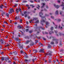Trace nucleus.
I'll list each match as a JSON object with an SVG mask.
<instances>
[{"mask_svg": "<svg viewBox=\"0 0 64 64\" xmlns=\"http://www.w3.org/2000/svg\"><path fill=\"white\" fill-rule=\"evenodd\" d=\"M43 14V13L42 12H40V17H41V18L42 19V20H40V24L42 25H44L42 23L43 22V23H44V22H45V20H46V18H45V17L44 16H42V15Z\"/></svg>", "mask_w": 64, "mask_h": 64, "instance_id": "nucleus-1", "label": "nucleus"}, {"mask_svg": "<svg viewBox=\"0 0 64 64\" xmlns=\"http://www.w3.org/2000/svg\"><path fill=\"white\" fill-rule=\"evenodd\" d=\"M49 38L50 39H52V41H56V44L58 43V40L56 39L55 38H54L53 36H50L49 37Z\"/></svg>", "mask_w": 64, "mask_h": 64, "instance_id": "nucleus-2", "label": "nucleus"}, {"mask_svg": "<svg viewBox=\"0 0 64 64\" xmlns=\"http://www.w3.org/2000/svg\"><path fill=\"white\" fill-rule=\"evenodd\" d=\"M48 53H46L45 54V56L46 55H49L50 56H52V52L48 50Z\"/></svg>", "mask_w": 64, "mask_h": 64, "instance_id": "nucleus-3", "label": "nucleus"}, {"mask_svg": "<svg viewBox=\"0 0 64 64\" xmlns=\"http://www.w3.org/2000/svg\"><path fill=\"white\" fill-rule=\"evenodd\" d=\"M45 3H42L41 4V5H42V6H41V9H43V8H44V7L45 6Z\"/></svg>", "mask_w": 64, "mask_h": 64, "instance_id": "nucleus-4", "label": "nucleus"}, {"mask_svg": "<svg viewBox=\"0 0 64 64\" xmlns=\"http://www.w3.org/2000/svg\"><path fill=\"white\" fill-rule=\"evenodd\" d=\"M12 12H14V11L13 8H11L10 10L9 13L10 14H11Z\"/></svg>", "mask_w": 64, "mask_h": 64, "instance_id": "nucleus-5", "label": "nucleus"}, {"mask_svg": "<svg viewBox=\"0 0 64 64\" xmlns=\"http://www.w3.org/2000/svg\"><path fill=\"white\" fill-rule=\"evenodd\" d=\"M40 52H41V53H45L44 52V50L43 49H42L40 50L39 51Z\"/></svg>", "mask_w": 64, "mask_h": 64, "instance_id": "nucleus-6", "label": "nucleus"}, {"mask_svg": "<svg viewBox=\"0 0 64 64\" xmlns=\"http://www.w3.org/2000/svg\"><path fill=\"white\" fill-rule=\"evenodd\" d=\"M46 26H49V22H46Z\"/></svg>", "mask_w": 64, "mask_h": 64, "instance_id": "nucleus-7", "label": "nucleus"}, {"mask_svg": "<svg viewBox=\"0 0 64 64\" xmlns=\"http://www.w3.org/2000/svg\"><path fill=\"white\" fill-rule=\"evenodd\" d=\"M0 9H3V8H4V5L2 4L0 5Z\"/></svg>", "mask_w": 64, "mask_h": 64, "instance_id": "nucleus-8", "label": "nucleus"}, {"mask_svg": "<svg viewBox=\"0 0 64 64\" xmlns=\"http://www.w3.org/2000/svg\"><path fill=\"white\" fill-rule=\"evenodd\" d=\"M9 60V58L8 57H6L5 59V60L6 61H7V60Z\"/></svg>", "mask_w": 64, "mask_h": 64, "instance_id": "nucleus-9", "label": "nucleus"}, {"mask_svg": "<svg viewBox=\"0 0 64 64\" xmlns=\"http://www.w3.org/2000/svg\"><path fill=\"white\" fill-rule=\"evenodd\" d=\"M19 18H20V17L19 16H18L17 17V16H16L15 18V19L16 20H18V19H19Z\"/></svg>", "mask_w": 64, "mask_h": 64, "instance_id": "nucleus-10", "label": "nucleus"}, {"mask_svg": "<svg viewBox=\"0 0 64 64\" xmlns=\"http://www.w3.org/2000/svg\"><path fill=\"white\" fill-rule=\"evenodd\" d=\"M58 27L61 30H62L63 29V28H62V26H61L60 28V25L59 24V26H58Z\"/></svg>", "mask_w": 64, "mask_h": 64, "instance_id": "nucleus-11", "label": "nucleus"}, {"mask_svg": "<svg viewBox=\"0 0 64 64\" xmlns=\"http://www.w3.org/2000/svg\"><path fill=\"white\" fill-rule=\"evenodd\" d=\"M54 6H55L56 8H59L60 7V6H59L58 5H56L55 4H54Z\"/></svg>", "mask_w": 64, "mask_h": 64, "instance_id": "nucleus-12", "label": "nucleus"}, {"mask_svg": "<svg viewBox=\"0 0 64 64\" xmlns=\"http://www.w3.org/2000/svg\"><path fill=\"white\" fill-rule=\"evenodd\" d=\"M40 28L42 29V30H44V29H45V28H42V27H40V28H38V30H39V31H40V32H41V31H40Z\"/></svg>", "mask_w": 64, "mask_h": 64, "instance_id": "nucleus-13", "label": "nucleus"}, {"mask_svg": "<svg viewBox=\"0 0 64 64\" xmlns=\"http://www.w3.org/2000/svg\"><path fill=\"white\" fill-rule=\"evenodd\" d=\"M60 52H62V53H64V50L63 49H62L60 50Z\"/></svg>", "mask_w": 64, "mask_h": 64, "instance_id": "nucleus-14", "label": "nucleus"}, {"mask_svg": "<svg viewBox=\"0 0 64 64\" xmlns=\"http://www.w3.org/2000/svg\"><path fill=\"white\" fill-rule=\"evenodd\" d=\"M6 16H7V17L8 18H9V14L8 13L6 14Z\"/></svg>", "mask_w": 64, "mask_h": 64, "instance_id": "nucleus-15", "label": "nucleus"}, {"mask_svg": "<svg viewBox=\"0 0 64 64\" xmlns=\"http://www.w3.org/2000/svg\"><path fill=\"white\" fill-rule=\"evenodd\" d=\"M38 7H36V8H37L38 9V10H39V8H40V6L39 5V4H38Z\"/></svg>", "mask_w": 64, "mask_h": 64, "instance_id": "nucleus-16", "label": "nucleus"}, {"mask_svg": "<svg viewBox=\"0 0 64 64\" xmlns=\"http://www.w3.org/2000/svg\"><path fill=\"white\" fill-rule=\"evenodd\" d=\"M5 59V57H2L1 60H4V59Z\"/></svg>", "mask_w": 64, "mask_h": 64, "instance_id": "nucleus-17", "label": "nucleus"}, {"mask_svg": "<svg viewBox=\"0 0 64 64\" xmlns=\"http://www.w3.org/2000/svg\"><path fill=\"white\" fill-rule=\"evenodd\" d=\"M0 41L1 42H2V44H3V42H4V41L3 40L1 39L0 40Z\"/></svg>", "mask_w": 64, "mask_h": 64, "instance_id": "nucleus-18", "label": "nucleus"}, {"mask_svg": "<svg viewBox=\"0 0 64 64\" xmlns=\"http://www.w3.org/2000/svg\"><path fill=\"white\" fill-rule=\"evenodd\" d=\"M54 31H55V33H56V35L57 36H58V34H57V33L58 32L57 31L55 30Z\"/></svg>", "mask_w": 64, "mask_h": 64, "instance_id": "nucleus-19", "label": "nucleus"}, {"mask_svg": "<svg viewBox=\"0 0 64 64\" xmlns=\"http://www.w3.org/2000/svg\"><path fill=\"white\" fill-rule=\"evenodd\" d=\"M50 44H52V45H54V42H50Z\"/></svg>", "mask_w": 64, "mask_h": 64, "instance_id": "nucleus-20", "label": "nucleus"}, {"mask_svg": "<svg viewBox=\"0 0 64 64\" xmlns=\"http://www.w3.org/2000/svg\"><path fill=\"white\" fill-rule=\"evenodd\" d=\"M52 33H54V32L50 31L49 32L50 34H51Z\"/></svg>", "mask_w": 64, "mask_h": 64, "instance_id": "nucleus-21", "label": "nucleus"}, {"mask_svg": "<svg viewBox=\"0 0 64 64\" xmlns=\"http://www.w3.org/2000/svg\"><path fill=\"white\" fill-rule=\"evenodd\" d=\"M17 6V4H15L13 6V7L14 8L15 7H16Z\"/></svg>", "mask_w": 64, "mask_h": 64, "instance_id": "nucleus-22", "label": "nucleus"}, {"mask_svg": "<svg viewBox=\"0 0 64 64\" xmlns=\"http://www.w3.org/2000/svg\"><path fill=\"white\" fill-rule=\"evenodd\" d=\"M18 12H19L18 9H17L16 10V13H18Z\"/></svg>", "mask_w": 64, "mask_h": 64, "instance_id": "nucleus-23", "label": "nucleus"}, {"mask_svg": "<svg viewBox=\"0 0 64 64\" xmlns=\"http://www.w3.org/2000/svg\"><path fill=\"white\" fill-rule=\"evenodd\" d=\"M18 29H21V28H22L21 27L19 26H18Z\"/></svg>", "mask_w": 64, "mask_h": 64, "instance_id": "nucleus-24", "label": "nucleus"}, {"mask_svg": "<svg viewBox=\"0 0 64 64\" xmlns=\"http://www.w3.org/2000/svg\"><path fill=\"white\" fill-rule=\"evenodd\" d=\"M34 52H35V53H37L38 52V51H37V50H34L33 51Z\"/></svg>", "mask_w": 64, "mask_h": 64, "instance_id": "nucleus-25", "label": "nucleus"}, {"mask_svg": "<svg viewBox=\"0 0 64 64\" xmlns=\"http://www.w3.org/2000/svg\"><path fill=\"white\" fill-rule=\"evenodd\" d=\"M19 38H16L15 39V40L16 41H18V40H19Z\"/></svg>", "mask_w": 64, "mask_h": 64, "instance_id": "nucleus-26", "label": "nucleus"}, {"mask_svg": "<svg viewBox=\"0 0 64 64\" xmlns=\"http://www.w3.org/2000/svg\"><path fill=\"white\" fill-rule=\"evenodd\" d=\"M39 20H37L36 22H35V23H39Z\"/></svg>", "mask_w": 64, "mask_h": 64, "instance_id": "nucleus-27", "label": "nucleus"}, {"mask_svg": "<svg viewBox=\"0 0 64 64\" xmlns=\"http://www.w3.org/2000/svg\"><path fill=\"white\" fill-rule=\"evenodd\" d=\"M29 42H30V41L29 40H27L26 42V44H28Z\"/></svg>", "mask_w": 64, "mask_h": 64, "instance_id": "nucleus-28", "label": "nucleus"}, {"mask_svg": "<svg viewBox=\"0 0 64 64\" xmlns=\"http://www.w3.org/2000/svg\"><path fill=\"white\" fill-rule=\"evenodd\" d=\"M61 6H64V3L63 2H62V4L61 5Z\"/></svg>", "mask_w": 64, "mask_h": 64, "instance_id": "nucleus-29", "label": "nucleus"}, {"mask_svg": "<svg viewBox=\"0 0 64 64\" xmlns=\"http://www.w3.org/2000/svg\"><path fill=\"white\" fill-rule=\"evenodd\" d=\"M56 14H58V10H57L56 12Z\"/></svg>", "mask_w": 64, "mask_h": 64, "instance_id": "nucleus-30", "label": "nucleus"}, {"mask_svg": "<svg viewBox=\"0 0 64 64\" xmlns=\"http://www.w3.org/2000/svg\"><path fill=\"white\" fill-rule=\"evenodd\" d=\"M50 30H53V27L52 26L51 27V28H50Z\"/></svg>", "mask_w": 64, "mask_h": 64, "instance_id": "nucleus-31", "label": "nucleus"}, {"mask_svg": "<svg viewBox=\"0 0 64 64\" xmlns=\"http://www.w3.org/2000/svg\"><path fill=\"white\" fill-rule=\"evenodd\" d=\"M24 60L26 62H28V60L25 59Z\"/></svg>", "mask_w": 64, "mask_h": 64, "instance_id": "nucleus-32", "label": "nucleus"}, {"mask_svg": "<svg viewBox=\"0 0 64 64\" xmlns=\"http://www.w3.org/2000/svg\"><path fill=\"white\" fill-rule=\"evenodd\" d=\"M38 40H36L35 42H36V44H37V43H38Z\"/></svg>", "mask_w": 64, "mask_h": 64, "instance_id": "nucleus-33", "label": "nucleus"}, {"mask_svg": "<svg viewBox=\"0 0 64 64\" xmlns=\"http://www.w3.org/2000/svg\"><path fill=\"white\" fill-rule=\"evenodd\" d=\"M48 61L49 62V63H51V60H48Z\"/></svg>", "mask_w": 64, "mask_h": 64, "instance_id": "nucleus-34", "label": "nucleus"}, {"mask_svg": "<svg viewBox=\"0 0 64 64\" xmlns=\"http://www.w3.org/2000/svg\"><path fill=\"white\" fill-rule=\"evenodd\" d=\"M21 53H24V52L22 50H20V51Z\"/></svg>", "mask_w": 64, "mask_h": 64, "instance_id": "nucleus-35", "label": "nucleus"}, {"mask_svg": "<svg viewBox=\"0 0 64 64\" xmlns=\"http://www.w3.org/2000/svg\"><path fill=\"white\" fill-rule=\"evenodd\" d=\"M48 48H51L52 46L51 45H50L49 46H48Z\"/></svg>", "mask_w": 64, "mask_h": 64, "instance_id": "nucleus-36", "label": "nucleus"}, {"mask_svg": "<svg viewBox=\"0 0 64 64\" xmlns=\"http://www.w3.org/2000/svg\"><path fill=\"white\" fill-rule=\"evenodd\" d=\"M15 55H17V52H14Z\"/></svg>", "mask_w": 64, "mask_h": 64, "instance_id": "nucleus-37", "label": "nucleus"}, {"mask_svg": "<svg viewBox=\"0 0 64 64\" xmlns=\"http://www.w3.org/2000/svg\"><path fill=\"white\" fill-rule=\"evenodd\" d=\"M8 63H11V60H10L8 61Z\"/></svg>", "mask_w": 64, "mask_h": 64, "instance_id": "nucleus-38", "label": "nucleus"}, {"mask_svg": "<svg viewBox=\"0 0 64 64\" xmlns=\"http://www.w3.org/2000/svg\"><path fill=\"white\" fill-rule=\"evenodd\" d=\"M21 9L20 8H19V11L20 12H21Z\"/></svg>", "mask_w": 64, "mask_h": 64, "instance_id": "nucleus-39", "label": "nucleus"}, {"mask_svg": "<svg viewBox=\"0 0 64 64\" xmlns=\"http://www.w3.org/2000/svg\"><path fill=\"white\" fill-rule=\"evenodd\" d=\"M32 30H30L29 32V33H32Z\"/></svg>", "mask_w": 64, "mask_h": 64, "instance_id": "nucleus-40", "label": "nucleus"}, {"mask_svg": "<svg viewBox=\"0 0 64 64\" xmlns=\"http://www.w3.org/2000/svg\"><path fill=\"white\" fill-rule=\"evenodd\" d=\"M60 15H62V11H60Z\"/></svg>", "mask_w": 64, "mask_h": 64, "instance_id": "nucleus-41", "label": "nucleus"}, {"mask_svg": "<svg viewBox=\"0 0 64 64\" xmlns=\"http://www.w3.org/2000/svg\"><path fill=\"white\" fill-rule=\"evenodd\" d=\"M36 37L37 39H40V37H38L37 36H36Z\"/></svg>", "mask_w": 64, "mask_h": 64, "instance_id": "nucleus-42", "label": "nucleus"}, {"mask_svg": "<svg viewBox=\"0 0 64 64\" xmlns=\"http://www.w3.org/2000/svg\"><path fill=\"white\" fill-rule=\"evenodd\" d=\"M55 26H56V27H55V28L56 29H57V25H55Z\"/></svg>", "mask_w": 64, "mask_h": 64, "instance_id": "nucleus-43", "label": "nucleus"}, {"mask_svg": "<svg viewBox=\"0 0 64 64\" xmlns=\"http://www.w3.org/2000/svg\"><path fill=\"white\" fill-rule=\"evenodd\" d=\"M51 18H52V19H54V16H51Z\"/></svg>", "mask_w": 64, "mask_h": 64, "instance_id": "nucleus-44", "label": "nucleus"}, {"mask_svg": "<svg viewBox=\"0 0 64 64\" xmlns=\"http://www.w3.org/2000/svg\"><path fill=\"white\" fill-rule=\"evenodd\" d=\"M29 57V56H25V58H28Z\"/></svg>", "mask_w": 64, "mask_h": 64, "instance_id": "nucleus-45", "label": "nucleus"}, {"mask_svg": "<svg viewBox=\"0 0 64 64\" xmlns=\"http://www.w3.org/2000/svg\"><path fill=\"white\" fill-rule=\"evenodd\" d=\"M5 14V12H3L2 13V14Z\"/></svg>", "mask_w": 64, "mask_h": 64, "instance_id": "nucleus-46", "label": "nucleus"}, {"mask_svg": "<svg viewBox=\"0 0 64 64\" xmlns=\"http://www.w3.org/2000/svg\"><path fill=\"white\" fill-rule=\"evenodd\" d=\"M4 23H5L6 24H8V23H7V22H6L5 21L4 22Z\"/></svg>", "mask_w": 64, "mask_h": 64, "instance_id": "nucleus-47", "label": "nucleus"}, {"mask_svg": "<svg viewBox=\"0 0 64 64\" xmlns=\"http://www.w3.org/2000/svg\"><path fill=\"white\" fill-rule=\"evenodd\" d=\"M49 15L48 14H45V16H49Z\"/></svg>", "mask_w": 64, "mask_h": 64, "instance_id": "nucleus-48", "label": "nucleus"}, {"mask_svg": "<svg viewBox=\"0 0 64 64\" xmlns=\"http://www.w3.org/2000/svg\"><path fill=\"white\" fill-rule=\"evenodd\" d=\"M26 7H29V5L28 4H26Z\"/></svg>", "mask_w": 64, "mask_h": 64, "instance_id": "nucleus-49", "label": "nucleus"}, {"mask_svg": "<svg viewBox=\"0 0 64 64\" xmlns=\"http://www.w3.org/2000/svg\"><path fill=\"white\" fill-rule=\"evenodd\" d=\"M27 1H24L22 2V3H25V2H27Z\"/></svg>", "mask_w": 64, "mask_h": 64, "instance_id": "nucleus-50", "label": "nucleus"}, {"mask_svg": "<svg viewBox=\"0 0 64 64\" xmlns=\"http://www.w3.org/2000/svg\"><path fill=\"white\" fill-rule=\"evenodd\" d=\"M27 15L26 14H25V17H26V18L27 17Z\"/></svg>", "mask_w": 64, "mask_h": 64, "instance_id": "nucleus-51", "label": "nucleus"}, {"mask_svg": "<svg viewBox=\"0 0 64 64\" xmlns=\"http://www.w3.org/2000/svg\"><path fill=\"white\" fill-rule=\"evenodd\" d=\"M60 62H64V61H63V60H60Z\"/></svg>", "mask_w": 64, "mask_h": 64, "instance_id": "nucleus-52", "label": "nucleus"}, {"mask_svg": "<svg viewBox=\"0 0 64 64\" xmlns=\"http://www.w3.org/2000/svg\"><path fill=\"white\" fill-rule=\"evenodd\" d=\"M29 30V29H26V32H28V31Z\"/></svg>", "mask_w": 64, "mask_h": 64, "instance_id": "nucleus-53", "label": "nucleus"}, {"mask_svg": "<svg viewBox=\"0 0 64 64\" xmlns=\"http://www.w3.org/2000/svg\"><path fill=\"white\" fill-rule=\"evenodd\" d=\"M57 2H58V3H60V0H58L57 1Z\"/></svg>", "mask_w": 64, "mask_h": 64, "instance_id": "nucleus-54", "label": "nucleus"}, {"mask_svg": "<svg viewBox=\"0 0 64 64\" xmlns=\"http://www.w3.org/2000/svg\"><path fill=\"white\" fill-rule=\"evenodd\" d=\"M4 8H7V6H4Z\"/></svg>", "mask_w": 64, "mask_h": 64, "instance_id": "nucleus-55", "label": "nucleus"}, {"mask_svg": "<svg viewBox=\"0 0 64 64\" xmlns=\"http://www.w3.org/2000/svg\"><path fill=\"white\" fill-rule=\"evenodd\" d=\"M26 13H27V12L25 11V12H24V14H26Z\"/></svg>", "mask_w": 64, "mask_h": 64, "instance_id": "nucleus-56", "label": "nucleus"}, {"mask_svg": "<svg viewBox=\"0 0 64 64\" xmlns=\"http://www.w3.org/2000/svg\"><path fill=\"white\" fill-rule=\"evenodd\" d=\"M0 11L1 12H2V13L3 12V11L2 10H0Z\"/></svg>", "mask_w": 64, "mask_h": 64, "instance_id": "nucleus-57", "label": "nucleus"}, {"mask_svg": "<svg viewBox=\"0 0 64 64\" xmlns=\"http://www.w3.org/2000/svg\"><path fill=\"white\" fill-rule=\"evenodd\" d=\"M30 2H31V3H33V2H34L32 0H30Z\"/></svg>", "mask_w": 64, "mask_h": 64, "instance_id": "nucleus-58", "label": "nucleus"}, {"mask_svg": "<svg viewBox=\"0 0 64 64\" xmlns=\"http://www.w3.org/2000/svg\"><path fill=\"white\" fill-rule=\"evenodd\" d=\"M39 44L40 45H43V44L42 43H41V42H39Z\"/></svg>", "mask_w": 64, "mask_h": 64, "instance_id": "nucleus-59", "label": "nucleus"}, {"mask_svg": "<svg viewBox=\"0 0 64 64\" xmlns=\"http://www.w3.org/2000/svg\"><path fill=\"white\" fill-rule=\"evenodd\" d=\"M20 22L21 23H22V19H20Z\"/></svg>", "mask_w": 64, "mask_h": 64, "instance_id": "nucleus-60", "label": "nucleus"}, {"mask_svg": "<svg viewBox=\"0 0 64 64\" xmlns=\"http://www.w3.org/2000/svg\"><path fill=\"white\" fill-rule=\"evenodd\" d=\"M39 32H37L36 34L37 35H38V34H39Z\"/></svg>", "mask_w": 64, "mask_h": 64, "instance_id": "nucleus-61", "label": "nucleus"}, {"mask_svg": "<svg viewBox=\"0 0 64 64\" xmlns=\"http://www.w3.org/2000/svg\"><path fill=\"white\" fill-rule=\"evenodd\" d=\"M28 19H30V16H28Z\"/></svg>", "mask_w": 64, "mask_h": 64, "instance_id": "nucleus-62", "label": "nucleus"}, {"mask_svg": "<svg viewBox=\"0 0 64 64\" xmlns=\"http://www.w3.org/2000/svg\"><path fill=\"white\" fill-rule=\"evenodd\" d=\"M32 60L33 62H34V61H35L34 59H32Z\"/></svg>", "mask_w": 64, "mask_h": 64, "instance_id": "nucleus-63", "label": "nucleus"}, {"mask_svg": "<svg viewBox=\"0 0 64 64\" xmlns=\"http://www.w3.org/2000/svg\"><path fill=\"white\" fill-rule=\"evenodd\" d=\"M46 6V8H48V6Z\"/></svg>", "mask_w": 64, "mask_h": 64, "instance_id": "nucleus-64", "label": "nucleus"}]
</instances>
